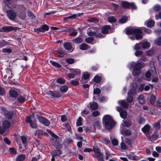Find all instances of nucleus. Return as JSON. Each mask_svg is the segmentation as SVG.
Listing matches in <instances>:
<instances>
[{
	"label": "nucleus",
	"instance_id": "obj_60",
	"mask_svg": "<svg viewBox=\"0 0 161 161\" xmlns=\"http://www.w3.org/2000/svg\"><path fill=\"white\" fill-rule=\"evenodd\" d=\"M136 51L135 53V55L136 56H138L141 55L142 53V52L141 51L136 50Z\"/></svg>",
	"mask_w": 161,
	"mask_h": 161
},
{
	"label": "nucleus",
	"instance_id": "obj_15",
	"mask_svg": "<svg viewBox=\"0 0 161 161\" xmlns=\"http://www.w3.org/2000/svg\"><path fill=\"white\" fill-rule=\"evenodd\" d=\"M128 157L129 158L136 160H138L141 158V157L134 155L133 154V153L132 152L130 153Z\"/></svg>",
	"mask_w": 161,
	"mask_h": 161
},
{
	"label": "nucleus",
	"instance_id": "obj_11",
	"mask_svg": "<svg viewBox=\"0 0 161 161\" xmlns=\"http://www.w3.org/2000/svg\"><path fill=\"white\" fill-rule=\"evenodd\" d=\"M64 48L69 51V52H71L74 50V48L72 47L71 43L70 42H66L64 45Z\"/></svg>",
	"mask_w": 161,
	"mask_h": 161
},
{
	"label": "nucleus",
	"instance_id": "obj_21",
	"mask_svg": "<svg viewBox=\"0 0 161 161\" xmlns=\"http://www.w3.org/2000/svg\"><path fill=\"white\" fill-rule=\"evenodd\" d=\"M4 115L6 118L10 119L12 117L13 113L11 112L5 111Z\"/></svg>",
	"mask_w": 161,
	"mask_h": 161
},
{
	"label": "nucleus",
	"instance_id": "obj_14",
	"mask_svg": "<svg viewBox=\"0 0 161 161\" xmlns=\"http://www.w3.org/2000/svg\"><path fill=\"white\" fill-rule=\"evenodd\" d=\"M95 154L97 157L98 161H104L103 154L100 152H95Z\"/></svg>",
	"mask_w": 161,
	"mask_h": 161
},
{
	"label": "nucleus",
	"instance_id": "obj_63",
	"mask_svg": "<svg viewBox=\"0 0 161 161\" xmlns=\"http://www.w3.org/2000/svg\"><path fill=\"white\" fill-rule=\"evenodd\" d=\"M112 142L114 145H117L118 144V141L115 139H113L112 140Z\"/></svg>",
	"mask_w": 161,
	"mask_h": 161
},
{
	"label": "nucleus",
	"instance_id": "obj_41",
	"mask_svg": "<svg viewBox=\"0 0 161 161\" xmlns=\"http://www.w3.org/2000/svg\"><path fill=\"white\" fill-rule=\"evenodd\" d=\"M154 22L152 20H149L147 23V26L148 27H151L153 26Z\"/></svg>",
	"mask_w": 161,
	"mask_h": 161
},
{
	"label": "nucleus",
	"instance_id": "obj_58",
	"mask_svg": "<svg viewBox=\"0 0 161 161\" xmlns=\"http://www.w3.org/2000/svg\"><path fill=\"white\" fill-rule=\"evenodd\" d=\"M124 123L125 124V126L127 127H129L131 125V123L129 120L124 121Z\"/></svg>",
	"mask_w": 161,
	"mask_h": 161
},
{
	"label": "nucleus",
	"instance_id": "obj_35",
	"mask_svg": "<svg viewBox=\"0 0 161 161\" xmlns=\"http://www.w3.org/2000/svg\"><path fill=\"white\" fill-rule=\"evenodd\" d=\"M138 101L140 104H143L144 103L145 100L143 95H140L138 97Z\"/></svg>",
	"mask_w": 161,
	"mask_h": 161
},
{
	"label": "nucleus",
	"instance_id": "obj_55",
	"mask_svg": "<svg viewBox=\"0 0 161 161\" xmlns=\"http://www.w3.org/2000/svg\"><path fill=\"white\" fill-rule=\"evenodd\" d=\"M12 50L10 48H3L2 49V52L4 53H10Z\"/></svg>",
	"mask_w": 161,
	"mask_h": 161
},
{
	"label": "nucleus",
	"instance_id": "obj_50",
	"mask_svg": "<svg viewBox=\"0 0 161 161\" xmlns=\"http://www.w3.org/2000/svg\"><path fill=\"white\" fill-rule=\"evenodd\" d=\"M108 20L110 23H113L115 22L116 19L114 17L112 16L108 18Z\"/></svg>",
	"mask_w": 161,
	"mask_h": 161
},
{
	"label": "nucleus",
	"instance_id": "obj_29",
	"mask_svg": "<svg viewBox=\"0 0 161 161\" xmlns=\"http://www.w3.org/2000/svg\"><path fill=\"white\" fill-rule=\"evenodd\" d=\"M130 3L127 1H123L121 3L122 7L125 8H128L129 7Z\"/></svg>",
	"mask_w": 161,
	"mask_h": 161
},
{
	"label": "nucleus",
	"instance_id": "obj_16",
	"mask_svg": "<svg viewBox=\"0 0 161 161\" xmlns=\"http://www.w3.org/2000/svg\"><path fill=\"white\" fill-rule=\"evenodd\" d=\"M150 127L148 125H145L142 128V130L146 135L149 134Z\"/></svg>",
	"mask_w": 161,
	"mask_h": 161
},
{
	"label": "nucleus",
	"instance_id": "obj_18",
	"mask_svg": "<svg viewBox=\"0 0 161 161\" xmlns=\"http://www.w3.org/2000/svg\"><path fill=\"white\" fill-rule=\"evenodd\" d=\"M118 103L119 105H121L123 108H127L129 106V104L123 100L118 101Z\"/></svg>",
	"mask_w": 161,
	"mask_h": 161
},
{
	"label": "nucleus",
	"instance_id": "obj_12",
	"mask_svg": "<svg viewBox=\"0 0 161 161\" xmlns=\"http://www.w3.org/2000/svg\"><path fill=\"white\" fill-rule=\"evenodd\" d=\"M17 28L10 26H7L3 27L2 28V31H3L9 32L11 31L15 30Z\"/></svg>",
	"mask_w": 161,
	"mask_h": 161
},
{
	"label": "nucleus",
	"instance_id": "obj_3",
	"mask_svg": "<svg viewBox=\"0 0 161 161\" xmlns=\"http://www.w3.org/2000/svg\"><path fill=\"white\" fill-rule=\"evenodd\" d=\"M21 139L22 140L23 144L24 145V147H22L21 146H19V149L22 148V150H32L33 149H31L27 147L28 145H27V137L26 136H22L21 137Z\"/></svg>",
	"mask_w": 161,
	"mask_h": 161
},
{
	"label": "nucleus",
	"instance_id": "obj_26",
	"mask_svg": "<svg viewBox=\"0 0 161 161\" xmlns=\"http://www.w3.org/2000/svg\"><path fill=\"white\" fill-rule=\"evenodd\" d=\"M68 89V86L66 85H64L60 87V90L61 92L65 93L67 91Z\"/></svg>",
	"mask_w": 161,
	"mask_h": 161
},
{
	"label": "nucleus",
	"instance_id": "obj_33",
	"mask_svg": "<svg viewBox=\"0 0 161 161\" xmlns=\"http://www.w3.org/2000/svg\"><path fill=\"white\" fill-rule=\"evenodd\" d=\"M153 128L156 130L159 129L160 127V122L158 121L157 122L154 123L153 125Z\"/></svg>",
	"mask_w": 161,
	"mask_h": 161
},
{
	"label": "nucleus",
	"instance_id": "obj_28",
	"mask_svg": "<svg viewBox=\"0 0 161 161\" xmlns=\"http://www.w3.org/2000/svg\"><path fill=\"white\" fill-rule=\"evenodd\" d=\"M121 133L122 134H124L126 136H128L130 134L131 132L130 130H123L121 129Z\"/></svg>",
	"mask_w": 161,
	"mask_h": 161
},
{
	"label": "nucleus",
	"instance_id": "obj_56",
	"mask_svg": "<svg viewBox=\"0 0 161 161\" xmlns=\"http://www.w3.org/2000/svg\"><path fill=\"white\" fill-rule=\"evenodd\" d=\"M7 42L5 41H3L0 42V48H1L7 45Z\"/></svg>",
	"mask_w": 161,
	"mask_h": 161
},
{
	"label": "nucleus",
	"instance_id": "obj_8",
	"mask_svg": "<svg viewBox=\"0 0 161 161\" xmlns=\"http://www.w3.org/2000/svg\"><path fill=\"white\" fill-rule=\"evenodd\" d=\"M38 119L40 123L45 126H48L50 124L49 121L46 118L42 116L39 117Z\"/></svg>",
	"mask_w": 161,
	"mask_h": 161
},
{
	"label": "nucleus",
	"instance_id": "obj_5",
	"mask_svg": "<svg viewBox=\"0 0 161 161\" xmlns=\"http://www.w3.org/2000/svg\"><path fill=\"white\" fill-rule=\"evenodd\" d=\"M7 17L10 20H14L17 16L16 13L13 10H8L6 11Z\"/></svg>",
	"mask_w": 161,
	"mask_h": 161
},
{
	"label": "nucleus",
	"instance_id": "obj_61",
	"mask_svg": "<svg viewBox=\"0 0 161 161\" xmlns=\"http://www.w3.org/2000/svg\"><path fill=\"white\" fill-rule=\"evenodd\" d=\"M30 124L31 127L33 128H36V125L35 122L32 121L30 123Z\"/></svg>",
	"mask_w": 161,
	"mask_h": 161
},
{
	"label": "nucleus",
	"instance_id": "obj_32",
	"mask_svg": "<svg viewBox=\"0 0 161 161\" xmlns=\"http://www.w3.org/2000/svg\"><path fill=\"white\" fill-rule=\"evenodd\" d=\"M137 121L138 123L141 125L144 123L145 120L144 118L140 116L137 118Z\"/></svg>",
	"mask_w": 161,
	"mask_h": 161
},
{
	"label": "nucleus",
	"instance_id": "obj_52",
	"mask_svg": "<svg viewBox=\"0 0 161 161\" xmlns=\"http://www.w3.org/2000/svg\"><path fill=\"white\" fill-rule=\"evenodd\" d=\"M58 52L59 53V54L58 55V57L62 58L64 56V53L63 51L59 49L58 50Z\"/></svg>",
	"mask_w": 161,
	"mask_h": 161
},
{
	"label": "nucleus",
	"instance_id": "obj_24",
	"mask_svg": "<svg viewBox=\"0 0 161 161\" xmlns=\"http://www.w3.org/2000/svg\"><path fill=\"white\" fill-rule=\"evenodd\" d=\"M69 70L70 72L73 73V74H74L75 75L79 74L81 73L80 70L77 69H70Z\"/></svg>",
	"mask_w": 161,
	"mask_h": 161
},
{
	"label": "nucleus",
	"instance_id": "obj_22",
	"mask_svg": "<svg viewBox=\"0 0 161 161\" xmlns=\"http://www.w3.org/2000/svg\"><path fill=\"white\" fill-rule=\"evenodd\" d=\"M9 93L11 97L16 98L18 96V94L17 92L14 90H10Z\"/></svg>",
	"mask_w": 161,
	"mask_h": 161
},
{
	"label": "nucleus",
	"instance_id": "obj_30",
	"mask_svg": "<svg viewBox=\"0 0 161 161\" xmlns=\"http://www.w3.org/2000/svg\"><path fill=\"white\" fill-rule=\"evenodd\" d=\"M142 47V45H141V42L139 43H136L134 47V49L135 50H140Z\"/></svg>",
	"mask_w": 161,
	"mask_h": 161
},
{
	"label": "nucleus",
	"instance_id": "obj_13",
	"mask_svg": "<svg viewBox=\"0 0 161 161\" xmlns=\"http://www.w3.org/2000/svg\"><path fill=\"white\" fill-rule=\"evenodd\" d=\"M137 86V84L136 82L132 83L130 86V90L129 91L132 93L135 94L136 93V89Z\"/></svg>",
	"mask_w": 161,
	"mask_h": 161
},
{
	"label": "nucleus",
	"instance_id": "obj_25",
	"mask_svg": "<svg viewBox=\"0 0 161 161\" xmlns=\"http://www.w3.org/2000/svg\"><path fill=\"white\" fill-rule=\"evenodd\" d=\"M26 100L27 99H26L25 96H19L17 99V101L20 103H24Z\"/></svg>",
	"mask_w": 161,
	"mask_h": 161
},
{
	"label": "nucleus",
	"instance_id": "obj_48",
	"mask_svg": "<svg viewBox=\"0 0 161 161\" xmlns=\"http://www.w3.org/2000/svg\"><path fill=\"white\" fill-rule=\"evenodd\" d=\"M93 79L95 82H98L101 81V78L100 76L97 75L95 76Z\"/></svg>",
	"mask_w": 161,
	"mask_h": 161
},
{
	"label": "nucleus",
	"instance_id": "obj_19",
	"mask_svg": "<svg viewBox=\"0 0 161 161\" xmlns=\"http://www.w3.org/2000/svg\"><path fill=\"white\" fill-rule=\"evenodd\" d=\"M2 125L4 129H8L11 126L10 122L8 120H5L2 122Z\"/></svg>",
	"mask_w": 161,
	"mask_h": 161
},
{
	"label": "nucleus",
	"instance_id": "obj_17",
	"mask_svg": "<svg viewBox=\"0 0 161 161\" xmlns=\"http://www.w3.org/2000/svg\"><path fill=\"white\" fill-rule=\"evenodd\" d=\"M141 45L142 48L144 49L149 48L150 47V43L146 41H143L141 42Z\"/></svg>",
	"mask_w": 161,
	"mask_h": 161
},
{
	"label": "nucleus",
	"instance_id": "obj_7",
	"mask_svg": "<svg viewBox=\"0 0 161 161\" xmlns=\"http://www.w3.org/2000/svg\"><path fill=\"white\" fill-rule=\"evenodd\" d=\"M51 98H58L61 96V94L58 92H53L52 91H48L47 92Z\"/></svg>",
	"mask_w": 161,
	"mask_h": 161
},
{
	"label": "nucleus",
	"instance_id": "obj_47",
	"mask_svg": "<svg viewBox=\"0 0 161 161\" xmlns=\"http://www.w3.org/2000/svg\"><path fill=\"white\" fill-rule=\"evenodd\" d=\"M151 72L149 71H147L146 73V77L147 78V80L148 81H150L151 80V79L150 78L151 76Z\"/></svg>",
	"mask_w": 161,
	"mask_h": 161
},
{
	"label": "nucleus",
	"instance_id": "obj_36",
	"mask_svg": "<svg viewBox=\"0 0 161 161\" xmlns=\"http://www.w3.org/2000/svg\"><path fill=\"white\" fill-rule=\"evenodd\" d=\"M127 20V17L126 16H123L119 19V22L120 23L122 24L125 23Z\"/></svg>",
	"mask_w": 161,
	"mask_h": 161
},
{
	"label": "nucleus",
	"instance_id": "obj_27",
	"mask_svg": "<svg viewBox=\"0 0 161 161\" xmlns=\"http://www.w3.org/2000/svg\"><path fill=\"white\" fill-rule=\"evenodd\" d=\"M25 158V154L19 155L16 158V161H23Z\"/></svg>",
	"mask_w": 161,
	"mask_h": 161
},
{
	"label": "nucleus",
	"instance_id": "obj_23",
	"mask_svg": "<svg viewBox=\"0 0 161 161\" xmlns=\"http://www.w3.org/2000/svg\"><path fill=\"white\" fill-rule=\"evenodd\" d=\"M110 26L108 25H106L104 27H102L101 29L102 32L103 34H107L108 32V31L110 29Z\"/></svg>",
	"mask_w": 161,
	"mask_h": 161
},
{
	"label": "nucleus",
	"instance_id": "obj_64",
	"mask_svg": "<svg viewBox=\"0 0 161 161\" xmlns=\"http://www.w3.org/2000/svg\"><path fill=\"white\" fill-rule=\"evenodd\" d=\"M5 93L4 88L0 86V94L1 95H3Z\"/></svg>",
	"mask_w": 161,
	"mask_h": 161
},
{
	"label": "nucleus",
	"instance_id": "obj_45",
	"mask_svg": "<svg viewBox=\"0 0 161 161\" xmlns=\"http://www.w3.org/2000/svg\"><path fill=\"white\" fill-rule=\"evenodd\" d=\"M51 154L52 156H58L61 154V152H51Z\"/></svg>",
	"mask_w": 161,
	"mask_h": 161
},
{
	"label": "nucleus",
	"instance_id": "obj_31",
	"mask_svg": "<svg viewBox=\"0 0 161 161\" xmlns=\"http://www.w3.org/2000/svg\"><path fill=\"white\" fill-rule=\"evenodd\" d=\"M88 45L87 44L83 43L81 44L80 46V49L81 50H86L88 48Z\"/></svg>",
	"mask_w": 161,
	"mask_h": 161
},
{
	"label": "nucleus",
	"instance_id": "obj_43",
	"mask_svg": "<svg viewBox=\"0 0 161 161\" xmlns=\"http://www.w3.org/2000/svg\"><path fill=\"white\" fill-rule=\"evenodd\" d=\"M90 29H88L87 31V33L88 35L89 36H95L96 35V33L95 32L90 31Z\"/></svg>",
	"mask_w": 161,
	"mask_h": 161
},
{
	"label": "nucleus",
	"instance_id": "obj_34",
	"mask_svg": "<svg viewBox=\"0 0 161 161\" xmlns=\"http://www.w3.org/2000/svg\"><path fill=\"white\" fill-rule=\"evenodd\" d=\"M154 43L159 46L161 45V37H158L154 40Z\"/></svg>",
	"mask_w": 161,
	"mask_h": 161
},
{
	"label": "nucleus",
	"instance_id": "obj_4",
	"mask_svg": "<svg viewBox=\"0 0 161 161\" xmlns=\"http://www.w3.org/2000/svg\"><path fill=\"white\" fill-rule=\"evenodd\" d=\"M144 64L138 63L136 64L133 66L134 69L132 72L133 75H138L140 73V69L142 67V65Z\"/></svg>",
	"mask_w": 161,
	"mask_h": 161
},
{
	"label": "nucleus",
	"instance_id": "obj_37",
	"mask_svg": "<svg viewBox=\"0 0 161 161\" xmlns=\"http://www.w3.org/2000/svg\"><path fill=\"white\" fill-rule=\"evenodd\" d=\"M50 63L53 66L57 68H60L61 66L59 64L56 63L55 62L51 60L50 62Z\"/></svg>",
	"mask_w": 161,
	"mask_h": 161
},
{
	"label": "nucleus",
	"instance_id": "obj_9",
	"mask_svg": "<svg viewBox=\"0 0 161 161\" xmlns=\"http://www.w3.org/2000/svg\"><path fill=\"white\" fill-rule=\"evenodd\" d=\"M49 30L48 26L46 25H44L42 26L41 28L37 29H34V32L38 33L39 32H44L46 31H47Z\"/></svg>",
	"mask_w": 161,
	"mask_h": 161
},
{
	"label": "nucleus",
	"instance_id": "obj_57",
	"mask_svg": "<svg viewBox=\"0 0 161 161\" xmlns=\"http://www.w3.org/2000/svg\"><path fill=\"white\" fill-rule=\"evenodd\" d=\"M120 146L122 150H125L127 148V146L124 142H121L120 144Z\"/></svg>",
	"mask_w": 161,
	"mask_h": 161
},
{
	"label": "nucleus",
	"instance_id": "obj_46",
	"mask_svg": "<svg viewBox=\"0 0 161 161\" xmlns=\"http://www.w3.org/2000/svg\"><path fill=\"white\" fill-rule=\"evenodd\" d=\"M93 40V37H88L85 39V41L86 43H89L92 42Z\"/></svg>",
	"mask_w": 161,
	"mask_h": 161
},
{
	"label": "nucleus",
	"instance_id": "obj_38",
	"mask_svg": "<svg viewBox=\"0 0 161 161\" xmlns=\"http://www.w3.org/2000/svg\"><path fill=\"white\" fill-rule=\"evenodd\" d=\"M90 108L92 110H96L98 108L97 104L95 103H93L90 104Z\"/></svg>",
	"mask_w": 161,
	"mask_h": 161
},
{
	"label": "nucleus",
	"instance_id": "obj_20",
	"mask_svg": "<svg viewBox=\"0 0 161 161\" xmlns=\"http://www.w3.org/2000/svg\"><path fill=\"white\" fill-rule=\"evenodd\" d=\"M134 94L132 93L131 92L129 91L128 93V97L127 98V102L129 103H131L133 100V95Z\"/></svg>",
	"mask_w": 161,
	"mask_h": 161
},
{
	"label": "nucleus",
	"instance_id": "obj_10",
	"mask_svg": "<svg viewBox=\"0 0 161 161\" xmlns=\"http://www.w3.org/2000/svg\"><path fill=\"white\" fill-rule=\"evenodd\" d=\"M116 109L119 112L120 115L122 118L125 119L126 118L127 116V113L126 111H121L122 108L121 107H117Z\"/></svg>",
	"mask_w": 161,
	"mask_h": 161
},
{
	"label": "nucleus",
	"instance_id": "obj_1",
	"mask_svg": "<svg viewBox=\"0 0 161 161\" xmlns=\"http://www.w3.org/2000/svg\"><path fill=\"white\" fill-rule=\"evenodd\" d=\"M142 30L146 33L149 34L151 33V31L148 29L139 27L129 28L126 29V33L127 35H130L134 33L141 34L142 33Z\"/></svg>",
	"mask_w": 161,
	"mask_h": 161
},
{
	"label": "nucleus",
	"instance_id": "obj_53",
	"mask_svg": "<svg viewBox=\"0 0 161 161\" xmlns=\"http://www.w3.org/2000/svg\"><path fill=\"white\" fill-rule=\"evenodd\" d=\"M3 1L8 7H10L12 3V0H3Z\"/></svg>",
	"mask_w": 161,
	"mask_h": 161
},
{
	"label": "nucleus",
	"instance_id": "obj_2",
	"mask_svg": "<svg viewBox=\"0 0 161 161\" xmlns=\"http://www.w3.org/2000/svg\"><path fill=\"white\" fill-rule=\"evenodd\" d=\"M103 123L105 127L108 130L111 129L115 125L111 117L108 115H105L103 118Z\"/></svg>",
	"mask_w": 161,
	"mask_h": 161
},
{
	"label": "nucleus",
	"instance_id": "obj_51",
	"mask_svg": "<svg viewBox=\"0 0 161 161\" xmlns=\"http://www.w3.org/2000/svg\"><path fill=\"white\" fill-rule=\"evenodd\" d=\"M67 76L69 79H73L74 78L75 76V75L73 74V73L70 72V73H68L67 74Z\"/></svg>",
	"mask_w": 161,
	"mask_h": 161
},
{
	"label": "nucleus",
	"instance_id": "obj_49",
	"mask_svg": "<svg viewBox=\"0 0 161 161\" xmlns=\"http://www.w3.org/2000/svg\"><path fill=\"white\" fill-rule=\"evenodd\" d=\"M82 119L80 117H79L76 123L77 126H80L82 125Z\"/></svg>",
	"mask_w": 161,
	"mask_h": 161
},
{
	"label": "nucleus",
	"instance_id": "obj_6",
	"mask_svg": "<svg viewBox=\"0 0 161 161\" xmlns=\"http://www.w3.org/2000/svg\"><path fill=\"white\" fill-rule=\"evenodd\" d=\"M19 9L20 13L19 14V17L20 19H24L25 16L26 8L24 6H21L19 7Z\"/></svg>",
	"mask_w": 161,
	"mask_h": 161
},
{
	"label": "nucleus",
	"instance_id": "obj_40",
	"mask_svg": "<svg viewBox=\"0 0 161 161\" xmlns=\"http://www.w3.org/2000/svg\"><path fill=\"white\" fill-rule=\"evenodd\" d=\"M65 80L62 78H58L56 80V82H57V83L61 84H64L65 83Z\"/></svg>",
	"mask_w": 161,
	"mask_h": 161
},
{
	"label": "nucleus",
	"instance_id": "obj_42",
	"mask_svg": "<svg viewBox=\"0 0 161 161\" xmlns=\"http://www.w3.org/2000/svg\"><path fill=\"white\" fill-rule=\"evenodd\" d=\"M70 83L74 86L77 85L79 84V79L72 80L70 81Z\"/></svg>",
	"mask_w": 161,
	"mask_h": 161
},
{
	"label": "nucleus",
	"instance_id": "obj_39",
	"mask_svg": "<svg viewBox=\"0 0 161 161\" xmlns=\"http://www.w3.org/2000/svg\"><path fill=\"white\" fill-rule=\"evenodd\" d=\"M82 39L80 37H77L74 39V42L76 43L79 44L82 42Z\"/></svg>",
	"mask_w": 161,
	"mask_h": 161
},
{
	"label": "nucleus",
	"instance_id": "obj_62",
	"mask_svg": "<svg viewBox=\"0 0 161 161\" xmlns=\"http://www.w3.org/2000/svg\"><path fill=\"white\" fill-rule=\"evenodd\" d=\"M90 75L89 74L85 73L83 75L82 77L85 80L87 79L89 77Z\"/></svg>",
	"mask_w": 161,
	"mask_h": 161
},
{
	"label": "nucleus",
	"instance_id": "obj_44",
	"mask_svg": "<svg viewBox=\"0 0 161 161\" xmlns=\"http://www.w3.org/2000/svg\"><path fill=\"white\" fill-rule=\"evenodd\" d=\"M47 131L54 138L57 139L58 137L57 136L55 135L52 131H51L49 129H47Z\"/></svg>",
	"mask_w": 161,
	"mask_h": 161
},
{
	"label": "nucleus",
	"instance_id": "obj_59",
	"mask_svg": "<svg viewBox=\"0 0 161 161\" xmlns=\"http://www.w3.org/2000/svg\"><path fill=\"white\" fill-rule=\"evenodd\" d=\"M153 8L155 10L158 11L161 9V7L159 5L157 4L154 6Z\"/></svg>",
	"mask_w": 161,
	"mask_h": 161
},
{
	"label": "nucleus",
	"instance_id": "obj_54",
	"mask_svg": "<svg viewBox=\"0 0 161 161\" xmlns=\"http://www.w3.org/2000/svg\"><path fill=\"white\" fill-rule=\"evenodd\" d=\"M69 64H73L74 62V60L73 58H67L65 60Z\"/></svg>",
	"mask_w": 161,
	"mask_h": 161
}]
</instances>
